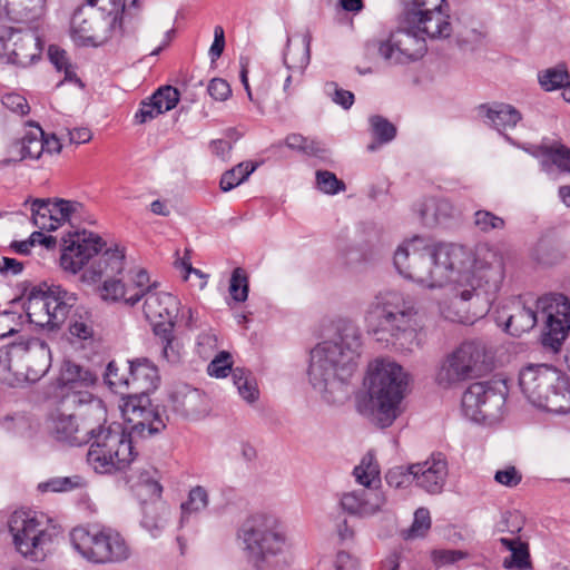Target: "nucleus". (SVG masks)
Returning a JSON list of instances; mask_svg holds the SVG:
<instances>
[{
  "mask_svg": "<svg viewBox=\"0 0 570 570\" xmlns=\"http://www.w3.org/2000/svg\"><path fill=\"white\" fill-rule=\"evenodd\" d=\"M393 263L404 278L429 288L443 286L456 273L441 313L463 324L488 314L505 277L502 254L488 244L470 250L456 244L429 245L415 236L399 245Z\"/></svg>",
  "mask_w": 570,
  "mask_h": 570,
  "instance_id": "obj_1",
  "label": "nucleus"
},
{
  "mask_svg": "<svg viewBox=\"0 0 570 570\" xmlns=\"http://www.w3.org/2000/svg\"><path fill=\"white\" fill-rule=\"evenodd\" d=\"M332 338L311 351L308 379L327 403L340 404L350 395V384L357 368L362 334L351 320L341 318L334 325Z\"/></svg>",
  "mask_w": 570,
  "mask_h": 570,
  "instance_id": "obj_2",
  "label": "nucleus"
},
{
  "mask_svg": "<svg viewBox=\"0 0 570 570\" xmlns=\"http://www.w3.org/2000/svg\"><path fill=\"white\" fill-rule=\"evenodd\" d=\"M539 313L546 317L541 343L558 352L570 330V301L563 294H548L538 299L511 298L498 309L495 321L509 334L520 336L537 325Z\"/></svg>",
  "mask_w": 570,
  "mask_h": 570,
  "instance_id": "obj_3",
  "label": "nucleus"
},
{
  "mask_svg": "<svg viewBox=\"0 0 570 570\" xmlns=\"http://www.w3.org/2000/svg\"><path fill=\"white\" fill-rule=\"evenodd\" d=\"M416 309L410 296L394 289L379 292L367 305L364 321L376 341L412 352L421 345Z\"/></svg>",
  "mask_w": 570,
  "mask_h": 570,
  "instance_id": "obj_4",
  "label": "nucleus"
},
{
  "mask_svg": "<svg viewBox=\"0 0 570 570\" xmlns=\"http://www.w3.org/2000/svg\"><path fill=\"white\" fill-rule=\"evenodd\" d=\"M106 421L101 400L90 392L63 394L46 417L49 435L58 443L81 446L90 442L96 424Z\"/></svg>",
  "mask_w": 570,
  "mask_h": 570,
  "instance_id": "obj_5",
  "label": "nucleus"
},
{
  "mask_svg": "<svg viewBox=\"0 0 570 570\" xmlns=\"http://www.w3.org/2000/svg\"><path fill=\"white\" fill-rule=\"evenodd\" d=\"M407 385V374L390 358H377L370 365L367 397L358 402V412L381 429L393 424Z\"/></svg>",
  "mask_w": 570,
  "mask_h": 570,
  "instance_id": "obj_6",
  "label": "nucleus"
},
{
  "mask_svg": "<svg viewBox=\"0 0 570 570\" xmlns=\"http://www.w3.org/2000/svg\"><path fill=\"white\" fill-rule=\"evenodd\" d=\"M125 0H86L71 18V37L82 46H102L122 36Z\"/></svg>",
  "mask_w": 570,
  "mask_h": 570,
  "instance_id": "obj_7",
  "label": "nucleus"
},
{
  "mask_svg": "<svg viewBox=\"0 0 570 570\" xmlns=\"http://www.w3.org/2000/svg\"><path fill=\"white\" fill-rule=\"evenodd\" d=\"M519 385L529 402L554 414L570 413V377L548 364H530L519 375Z\"/></svg>",
  "mask_w": 570,
  "mask_h": 570,
  "instance_id": "obj_8",
  "label": "nucleus"
},
{
  "mask_svg": "<svg viewBox=\"0 0 570 570\" xmlns=\"http://www.w3.org/2000/svg\"><path fill=\"white\" fill-rule=\"evenodd\" d=\"M240 538L257 570L275 566V558L288 547L282 522L271 514H255L248 519L242 527Z\"/></svg>",
  "mask_w": 570,
  "mask_h": 570,
  "instance_id": "obj_9",
  "label": "nucleus"
},
{
  "mask_svg": "<svg viewBox=\"0 0 570 570\" xmlns=\"http://www.w3.org/2000/svg\"><path fill=\"white\" fill-rule=\"evenodd\" d=\"M87 462L100 474H112L125 470L134 460L132 438L118 424H96L90 435Z\"/></svg>",
  "mask_w": 570,
  "mask_h": 570,
  "instance_id": "obj_10",
  "label": "nucleus"
},
{
  "mask_svg": "<svg viewBox=\"0 0 570 570\" xmlns=\"http://www.w3.org/2000/svg\"><path fill=\"white\" fill-rule=\"evenodd\" d=\"M9 532L17 551L26 559L45 560L58 529L43 513L32 510H16L8 520Z\"/></svg>",
  "mask_w": 570,
  "mask_h": 570,
  "instance_id": "obj_11",
  "label": "nucleus"
},
{
  "mask_svg": "<svg viewBox=\"0 0 570 570\" xmlns=\"http://www.w3.org/2000/svg\"><path fill=\"white\" fill-rule=\"evenodd\" d=\"M69 538L75 551L94 564L117 563L130 556L125 538L110 527H76L70 531Z\"/></svg>",
  "mask_w": 570,
  "mask_h": 570,
  "instance_id": "obj_12",
  "label": "nucleus"
},
{
  "mask_svg": "<svg viewBox=\"0 0 570 570\" xmlns=\"http://www.w3.org/2000/svg\"><path fill=\"white\" fill-rule=\"evenodd\" d=\"M490 371V357L481 341H465L441 362L435 382L449 389Z\"/></svg>",
  "mask_w": 570,
  "mask_h": 570,
  "instance_id": "obj_13",
  "label": "nucleus"
},
{
  "mask_svg": "<svg viewBox=\"0 0 570 570\" xmlns=\"http://www.w3.org/2000/svg\"><path fill=\"white\" fill-rule=\"evenodd\" d=\"M177 305L176 297L168 293H150L144 304V313L161 345V355L171 364L180 360V345L174 336Z\"/></svg>",
  "mask_w": 570,
  "mask_h": 570,
  "instance_id": "obj_14",
  "label": "nucleus"
},
{
  "mask_svg": "<svg viewBox=\"0 0 570 570\" xmlns=\"http://www.w3.org/2000/svg\"><path fill=\"white\" fill-rule=\"evenodd\" d=\"M404 22L431 40L451 37L453 27L446 0H405Z\"/></svg>",
  "mask_w": 570,
  "mask_h": 570,
  "instance_id": "obj_15",
  "label": "nucleus"
},
{
  "mask_svg": "<svg viewBox=\"0 0 570 570\" xmlns=\"http://www.w3.org/2000/svg\"><path fill=\"white\" fill-rule=\"evenodd\" d=\"M507 394L503 381L475 382L462 395V412L473 422L495 423L502 416Z\"/></svg>",
  "mask_w": 570,
  "mask_h": 570,
  "instance_id": "obj_16",
  "label": "nucleus"
},
{
  "mask_svg": "<svg viewBox=\"0 0 570 570\" xmlns=\"http://www.w3.org/2000/svg\"><path fill=\"white\" fill-rule=\"evenodd\" d=\"M75 301L73 294L59 286L42 293H31L26 308L27 316L36 326L55 330L66 321Z\"/></svg>",
  "mask_w": 570,
  "mask_h": 570,
  "instance_id": "obj_17",
  "label": "nucleus"
},
{
  "mask_svg": "<svg viewBox=\"0 0 570 570\" xmlns=\"http://www.w3.org/2000/svg\"><path fill=\"white\" fill-rule=\"evenodd\" d=\"M42 42L35 29L0 26V59L22 68L40 59Z\"/></svg>",
  "mask_w": 570,
  "mask_h": 570,
  "instance_id": "obj_18",
  "label": "nucleus"
},
{
  "mask_svg": "<svg viewBox=\"0 0 570 570\" xmlns=\"http://www.w3.org/2000/svg\"><path fill=\"white\" fill-rule=\"evenodd\" d=\"M131 438H147L161 432L166 422L158 405H154L146 394H128L121 406Z\"/></svg>",
  "mask_w": 570,
  "mask_h": 570,
  "instance_id": "obj_19",
  "label": "nucleus"
},
{
  "mask_svg": "<svg viewBox=\"0 0 570 570\" xmlns=\"http://www.w3.org/2000/svg\"><path fill=\"white\" fill-rule=\"evenodd\" d=\"M12 360L19 384L39 381L50 368L51 352L48 344L40 338H30L12 345Z\"/></svg>",
  "mask_w": 570,
  "mask_h": 570,
  "instance_id": "obj_20",
  "label": "nucleus"
},
{
  "mask_svg": "<svg viewBox=\"0 0 570 570\" xmlns=\"http://www.w3.org/2000/svg\"><path fill=\"white\" fill-rule=\"evenodd\" d=\"M102 238L92 232L81 230L69 233L63 238L60 265L65 271L76 274L88 261L105 246Z\"/></svg>",
  "mask_w": 570,
  "mask_h": 570,
  "instance_id": "obj_21",
  "label": "nucleus"
},
{
  "mask_svg": "<svg viewBox=\"0 0 570 570\" xmlns=\"http://www.w3.org/2000/svg\"><path fill=\"white\" fill-rule=\"evenodd\" d=\"M170 409L188 419H200L209 413V400L198 389L188 385L177 386L169 395Z\"/></svg>",
  "mask_w": 570,
  "mask_h": 570,
  "instance_id": "obj_22",
  "label": "nucleus"
},
{
  "mask_svg": "<svg viewBox=\"0 0 570 570\" xmlns=\"http://www.w3.org/2000/svg\"><path fill=\"white\" fill-rule=\"evenodd\" d=\"M414 478L419 488L428 493H440L449 474L448 462L443 454L432 455L424 462L414 464Z\"/></svg>",
  "mask_w": 570,
  "mask_h": 570,
  "instance_id": "obj_23",
  "label": "nucleus"
},
{
  "mask_svg": "<svg viewBox=\"0 0 570 570\" xmlns=\"http://www.w3.org/2000/svg\"><path fill=\"white\" fill-rule=\"evenodd\" d=\"M384 505L385 497L380 489L346 492L340 499L344 512L360 518L373 515L382 511Z\"/></svg>",
  "mask_w": 570,
  "mask_h": 570,
  "instance_id": "obj_24",
  "label": "nucleus"
},
{
  "mask_svg": "<svg viewBox=\"0 0 570 570\" xmlns=\"http://www.w3.org/2000/svg\"><path fill=\"white\" fill-rule=\"evenodd\" d=\"M95 382L96 376L90 370L70 360H65L55 383V397L60 400L63 394L86 392L82 389L92 385Z\"/></svg>",
  "mask_w": 570,
  "mask_h": 570,
  "instance_id": "obj_25",
  "label": "nucleus"
},
{
  "mask_svg": "<svg viewBox=\"0 0 570 570\" xmlns=\"http://www.w3.org/2000/svg\"><path fill=\"white\" fill-rule=\"evenodd\" d=\"M478 116L484 125L504 135L509 142L514 144L504 131L514 128L522 119L521 112L515 107L504 102L483 104L478 107Z\"/></svg>",
  "mask_w": 570,
  "mask_h": 570,
  "instance_id": "obj_26",
  "label": "nucleus"
},
{
  "mask_svg": "<svg viewBox=\"0 0 570 570\" xmlns=\"http://www.w3.org/2000/svg\"><path fill=\"white\" fill-rule=\"evenodd\" d=\"M134 494L142 504L159 501L163 487L159 482L158 471L154 468L134 471L127 479Z\"/></svg>",
  "mask_w": 570,
  "mask_h": 570,
  "instance_id": "obj_27",
  "label": "nucleus"
},
{
  "mask_svg": "<svg viewBox=\"0 0 570 570\" xmlns=\"http://www.w3.org/2000/svg\"><path fill=\"white\" fill-rule=\"evenodd\" d=\"M130 394H146L154 391L159 382L158 368L147 358L128 362Z\"/></svg>",
  "mask_w": 570,
  "mask_h": 570,
  "instance_id": "obj_28",
  "label": "nucleus"
},
{
  "mask_svg": "<svg viewBox=\"0 0 570 570\" xmlns=\"http://www.w3.org/2000/svg\"><path fill=\"white\" fill-rule=\"evenodd\" d=\"M125 253L124 248L116 246L106 249L92 266L83 273V278L97 282L102 276L112 277L124 271Z\"/></svg>",
  "mask_w": 570,
  "mask_h": 570,
  "instance_id": "obj_29",
  "label": "nucleus"
},
{
  "mask_svg": "<svg viewBox=\"0 0 570 570\" xmlns=\"http://www.w3.org/2000/svg\"><path fill=\"white\" fill-rule=\"evenodd\" d=\"M0 7L11 21L30 23L42 17L46 0H0Z\"/></svg>",
  "mask_w": 570,
  "mask_h": 570,
  "instance_id": "obj_30",
  "label": "nucleus"
},
{
  "mask_svg": "<svg viewBox=\"0 0 570 570\" xmlns=\"http://www.w3.org/2000/svg\"><path fill=\"white\" fill-rule=\"evenodd\" d=\"M365 48L367 53L376 52L389 66L410 63L406 55L403 53V48L399 45L394 32H391L386 38L368 40Z\"/></svg>",
  "mask_w": 570,
  "mask_h": 570,
  "instance_id": "obj_31",
  "label": "nucleus"
},
{
  "mask_svg": "<svg viewBox=\"0 0 570 570\" xmlns=\"http://www.w3.org/2000/svg\"><path fill=\"white\" fill-rule=\"evenodd\" d=\"M170 510L164 502H149L142 504L140 525L153 537L158 538L166 529Z\"/></svg>",
  "mask_w": 570,
  "mask_h": 570,
  "instance_id": "obj_32",
  "label": "nucleus"
},
{
  "mask_svg": "<svg viewBox=\"0 0 570 570\" xmlns=\"http://www.w3.org/2000/svg\"><path fill=\"white\" fill-rule=\"evenodd\" d=\"M419 214L422 223L432 227L451 218L454 207L448 199L429 198L420 205Z\"/></svg>",
  "mask_w": 570,
  "mask_h": 570,
  "instance_id": "obj_33",
  "label": "nucleus"
},
{
  "mask_svg": "<svg viewBox=\"0 0 570 570\" xmlns=\"http://www.w3.org/2000/svg\"><path fill=\"white\" fill-rule=\"evenodd\" d=\"M393 32L410 62L416 61L424 56L428 50L426 41L419 32L410 27L407 29H397Z\"/></svg>",
  "mask_w": 570,
  "mask_h": 570,
  "instance_id": "obj_34",
  "label": "nucleus"
},
{
  "mask_svg": "<svg viewBox=\"0 0 570 570\" xmlns=\"http://www.w3.org/2000/svg\"><path fill=\"white\" fill-rule=\"evenodd\" d=\"M353 475L358 484L365 487L364 490L379 489L380 466L372 452L362 458L360 464L354 468Z\"/></svg>",
  "mask_w": 570,
  "mask_h": 570,
  "instance_id": "obj_35",
  "label": "nucleus"
},
{
  "mask_svg": "<svg viewBox=\"0 0 570 570\" xmlns=\"http://www.w3.org/2000/svg\"><path fill=\"white\" fill-rule=\"evenodd\" d=\"M209 504V495L207 490L202 485L191 488L188 492L187 500L180 504V520L179 524L183 527L188 522L193 514L200 513Z\"/></svg>",
  "mask_w": 570,
  "mask_h": 570,
  "instance_id": "obj_36",
  "label": "nucleus"
},
{
  "mask_svg": "<svg viewBox=\"0 0 570 570\" xmlns=\"http://www.w3.org/2000/svg\"><path fill=\"white\" fill-rule=\"evenodd\" d=\"M129 283L126 286L131 288L127 297V304L130 306L136 305L142 297H147L153 293L156 283H150L149 275L146 269L137 268L129 272Z\"/></svg>",
  "mask_w": 570,
  "mask_h": 570,
  "instance_id": "obj_37",
  "label": "nucleus"
},
{
  "mask_svg": "<svg viewBox=\"0 0 570 570\" xmlns=\"http://www.w3.org/2000/svg\"><path fill=\"white\" fill-rule=\"evenodd\" d=\"M368 121L371 132L374 137V141L367 146L368 151H375L380 146L387 144L395 138L396 127L386 118L374 115L370 117Z\"/></svg>",
  "mask_w": 570,
  "mask_h": 570,
  "instance_id": "obj_38",
  "label": "nucleus"
},
{
  "mask_svg": "<svg viewBox=\"0 0 570 570\" xmlns=\"http://www.w3.org/2000/svg\"><path fill=\"white\" fill-rule=\"evenodd\" d=\"M50 198H36L31 203L32 223L42 230H55L59 227L58 218L50 210Z\"/></svg>",
  "mask_w": 570,
  "mask_h": 570,
  "instance_id": "obj_39",
  "label": "nucleus"
},
{
  "mask_svg": "<svg viewBox=\"0 0 570 570\" xmlns=\"http://www.w3.org/2000/svg\"><path fill=\"white\" fill-rule=\"evenodd\" d=\"M232 377L243 400L248 403H254L258 399L259 391L249 371L243 367H236L232 372Z\"/></svg>",
  "mask_w": 570,
  "mask_h": 570,
  "instance_id": "obj_40",
  "label": "nucleus"
},
{
  "mask_svg": "<svg viewBox=\"0 0 570 570\" xmlns=\"http://www.w3.org/2000/svg\"><path fill=\"white\" fill-rule=\"evenodd\" d=\"M21 159H38L43 154V130L37 125L20 141Z\"/></svg>",
  "mask_w": 570,
  "mask_h": 570,
  "instance_id": "obj_41",
  "label": "nucleus"
},
{
  "mask_svg": "<svg viewBox=\"0 0 570 570\" xmlns=\"http://www.w3.org/2000/svg\"><path fill=\"white\" fill-rule=\"evenodd\" d=\"M257 165L252 161L239 163L229 170H226L220 178V188L223 191H229L245 181Z\"/></svg>",
  "mask_w": 570,
  "mask_h": 570,
  "instance_id": "obj_42",
  "label": "nucleus"
},
{
  "mask_svg": "<svg viewBox=\"0 0 570 570\" xmlns=\"http://www.w3.org/2000/svg\"><path fill=\"white\" fill-rule=\"evenodd\" d=\"M542 160L543 170L549 171L551 169V165H556L562 171L570 173V149L563 145L551 146L544 148Z\"/></svg>",
  "mask_w": 570,
  "mask_h": 570,
  "instance_id": "obj_43",
  "label": "nucleus"
},
{
  "mask_svg": "<svg viewBox=\"0 0 570 570\" xmlns=\"http://www.w3.org/2000/svg\"><path fill=\"white\" fill-rule=\"evenodd\" d=\"M285 145L294 150H298L308 156H316L323 158L326 154V148L314 139H309L299 134H291L285 139Z\"/></svg>",
  "mask_w": 570,
  "mask_h": 570,
  "instance_id": "obj_44",
  "label": "nucleus"
},
{
  "mask_svg": "<svg viewBox=\"0 0 570 570\" xmlns=\"http://www.w3.org/2000/svg\"><path fill=\"white\" fill-rule=\"evenodd\" d=\"M50 210L58 218L60 226L65 222H70L73 216H80L83 205L77 200H67L62 198L50 199Z\"/></svg>",
  "mask_w": 570,
  "mask_h": 570,
  "instance_id": "obj_45",
  "label": "nucleus"
},
{
  "mask_svg": "<svg viewBox=\"0 0 570 570\" xmlns=\"http://www.w3.org/2000/svg\"><path fill=\"white\" fill-rule=\"evenodd\" d=\"M48 57L50 62L55 66V68L58 71H63L65 73V80L76 82H81L80 79L77 77L73 66L70 62V59L68 57V53L66 50L57 47V46H49L48 48Z\"/></svg>",
  "mask_w": 570,
  "mask_h": 570,
  "instance_id": "obj_46",
  "label": "nucleus"
},
{
  "mask_svg": "<svg viewBox=\"0 0 570 570\" xmlns=\"http://www.w3.org/2000/svg\"><path fill=\"white\" fill-rule=\"evenodd\" d=\"M414 472V464L394 466L387 471L385 480L392 488L405 489L415 482Z\"/></svg>",
  "mask_w": 570,
  "mask_h": 570,
  "instance_id": "obj_47",
  "label": "nucleus"
},
{
  "mask_svg": "<svg viewBox=\"0 0 570 570\" xmlns=\"http://www.w3.org/2000/svg\"><path fill=\"white\" fill-rule=\"evenodd\" d=\"M131 288L126 286L120 279L108 277L104 284L99 287L100 297L104 301L117 302L124 299L127 304V297Z\"/></svg>",
  "mask_w": 570,
  "mask_h": 570,
  "instance_id": "obj_48",
  "label": "nucleus"
},
{
  "mask_svg": "<svg viewBox=\"0 0 570 570\" xmlns=\"http://www.w3.org/2000/svg\"><path fill=\"white\" fill-rule=\"evenodd\" d=\"M179 91L171 86L160 87L151 97L158 112L164 114L176 107L179 101Z\"/></svg>",
  "mask_w": 570,
  "mask_h": 570,
  "instance_id": "obj_49",
  "label": "nucleus"
},
{
  "mask_svg": "<svg viewBox=\"0 0 570 570\" xmlns=\"http://www.w3.org/2000/svg\"><path fill=\"white\" fill-rule=\"evenodd\" d=\"M85 480L80 475L72 476H57L52 478L46 483H41L39 488L43 491L51 492H68L75 489L82 488L85 485Z\"/></svg>",
  "mask_w": 570,
  "mask_h": 570,
  "instance_id": "obj_50",
  "label": "nucleus"
},
{
  "mask_svg": "<svg viewBox=\"0 0 570 570\" xmlns=\"http://www.w3.org/2000/svg\"><path fill=\"white\" fill-rule=\"evenodd\" d=\"M0 382L9 386L19 385L16 364L12 360V346L10 348H0Z\"/></svg>",
  "mask_w": 570,
  "mask_h": 570,
  "instance_id": "obj_51",
  "label": "nucleus"
},
{
  "mask_svg": "<svg viewBox=\"0 0 570 570\" xmlns=\"http://www.w3.org/2000/svg\"><path fill=\"white\" fill-rule=\"evenodd\" d=\"M503 567L505 569L530 570L532 563L530 560L529 544L524 541L518 544V547L511 551V554L503 560Z\"/></svg>",
  "mask_w": 570,
  "mask_h": 570,
  "instance_id": "obj_52",
  "label": "nucleus"
},
{
  "mask_svg": "<svg viewBox=\"0 0 570 570\" xmlns=\"http://www.w3.org/2000/svg\"><path fill=\"white\" fill-rule=\"evenodd\" d=\"M431 527L430 512L425 508H419L414 513L412 525L402 532L404 539H415L425 535Z\"/></svg>",
  "mask_w": 570,
  "mask_h": 570,
  "instance_id": "obj_53",
  "label": "nucleus"
},
{
  "mask_svg": "<svg viewBox=\"0 0 570 570\" xmlns=\"http://www.w3.org/2000/svg\"><path fill=\"white\" fill-rule=\"evenodd\" d=\"M229 293L236 302H245L247 299L248 278L245 271L240 267L235 268L232 273Z\"/></svg>",
  "mask_w": 570,
  "mask_h": 570,
  "instance_id": "obj_54",
  "label": "nucleus"
},
{
  "mask_svg": "<svg viewBox=\"0 0 570 570\" xmlns=\"http://www.w3.org/2000/svg\"><path fill=\"white\" fill-rule=\"evenodd\" d=\"M473 222L475 227L483 233H489L493 229H503L505 226L503 218L489 210L482 209L474 213Z\"/></svg>",
  "mask_w": 570,
  "mask_h": 570,
  "instance_id": "obj_55",
  "label": "nucleus"
},
{
  "mask_svg": "<svg viewBox=\"0 0 570 570\" xmlns=\"http://www.w3.org/2000/svg\"><path fill=\"white\" fill-rule=\"evenodd\" d=\"M316 184L320 190L328 195H335L345 190L344 181L340 180L335 174L328 170L316 171Z\"/></svg>",
  "mask_w": 570,
  "mask_h": 570,
  "instance_id": "obj_56",
  "label": "nucleus"
},
{
  "mask_svg": "<svg viewBox=\"0 0 570 570\" xmlns=\"http://www.w3.org/2000/svg\"><path fill=\"white\" fill-rule=\"evenodd\" d=\"M568 80V72L562 68L548 69L539 76L541 87L547 91L561 88Z\"/></svg>",
  "mask_w": 570,
  "mask_h": 570,
  "instance_id": "obj_57",
  "label": "nucleus"
},
{
  "mask_svg": "<svg viewBox=\"0 0 570 570\" xmlns=\"http://www.w3.org/2000/svg\"><path fill=\"white\" fill-rule=\"evenodd\" d=\"M523 525L524 520L519 512L508 511L502 514L501 520L497 523V531L515 535L521 532Z\"/></svg>",
  "mask_w": 570,
  "mask_h": 570,
  "instance_id": "obj_58",
  "label": "nucleus"
},
{
  "mask_svg": "<svg viewBox=\"0 0 570 570\" xmlns=\"http://www.w3.org/2000/svg\"><path fill=\"white\" fill-rule=\"evenodd\" d=\"M105 382L119 394H124L122 389H130L129 377L124 374H119V368L115 362H110L107 365Z\"/></svg>",
  "mask_w": 570,
  "mask_h": 570,
  "instance_id": "obj_59",
  "label": "nucleus"
},
{
  "mask_svg": "<svg viewBox=\"0 0 570 570\" xmlns=\"http://www.w3.org/2000/svg\"><path fill=\"white\" fill-rule=\"evenodd\" d=\"M207 372L210 376L220 379L226 377L229 372H233L230 354L228 352H219L218 355L207 366Z\"/></svg>",
  "mask_w": 570,
  "mask_h": 570,
  "instance_id": "obj_60",
  "label": "nucleus"
},
{
  "mask_svg": "<svg viewBox=\"0 0 570 570\" xmlns=\"http://www.w3.org/2000/svg\"><path fill=\"white\" fill-rule=\"evenodd\" d=\"M217 335L213 330L202 332L196 342V351L203 358H208L217 348Z\"/></svg>",
  "mask_w": 570,
  "mask_h": 570,
  "instance_id": "obj_61",
  "label": "nucleus"
},
{
  "mask_svg": "<svg viewBox=\"0 0 570 570\" xmlns=\"http://www.w3.org/2000/svg\"><path fill=\"white\" fill-rule=\"evenodd\" d=\"M69 332L72 337L81 341L90 340L94 335V327L91 321L87 317L79 315L71 320L69 325Z\"/></svg>",
  "mask_w": 570,
  "mask_h": 570,
  "instance_id": "obj_62",
  "label": "nucleus"
},
{
  "mask_svg": "<svg viewBox=\"0 0 570 570\" xmlns=\"http://www.w3.org/2000/svg\"><path fill=\"white\" fill-rule=\"evenodd\" d=\"M207 91L216 101H226L232 96V88L223 78L212 79L207 86Z\"/></svg>",
  "mask_w": 570,
  "mask_h": 570,
  "instance_id": "obj_63",
  "label": "nucleus"
},
{
  "mask_svg": "<svg viewBox=\"0 0 570 570\" xmlns=\"http://www.w3.org/2000/svg\"><path fill=\"white\" fill-rule=\"evenodd\" d=\"M2 105L20 116L29 114L30 107L24 97L19 94L10 92L2 97Z\"/></svg>",
  "mask_w": 570,
  "mask_h": 570,
  "instance_id": "obj_64",
  "label": "nucleus"
}]
</instances>
